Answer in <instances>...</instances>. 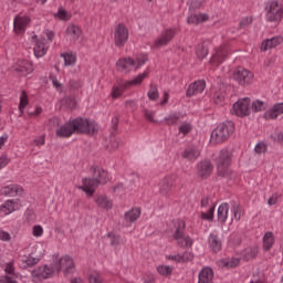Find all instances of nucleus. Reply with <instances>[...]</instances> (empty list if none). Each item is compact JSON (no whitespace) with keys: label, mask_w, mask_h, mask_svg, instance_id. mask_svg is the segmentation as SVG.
I'll return each mask as SVG.
<instances>
[{"label":"nucleus","mask_w":283,"mask_h":283,"mask_svg":"<svg viewBox=\"0 0 283 283\" xmlns=\"http://www.w3.org/2000/svg\"><path fill=\"white\" fill-rule=\"evenodd\" d=\"M146 61H148L147 54L143 53L139 54L135 61L132 60V57L119 59L116 62V67L118 72L127 74L128 72H132V70H139V67H143Z\"/></svg>","instance_id":"obj_1"},{"label":"nucleus","mask_w":283,"mask_h":283,"mask_svg":"<svg viewBox=\"0 0 283 283\" xmlns=\"http://www.w3.org/2000/svg\"><path fill=\"white\" fill-rule=\"evenodd\" d=\"M231 160L232 156L229 149L223 148L220 150L219 156L216 158L218 176L222 178H231Z\"/></svg>","instance_id":"obj_2"},{"label":"nucleus","mask_w":283,"mask_h":283,"mask_svg":"<svg viewBox=\"0 0 283 283\" xmlns=\"http://www.w3.org/2000/svg\"><path fill=\"white\" fill-rule=\"evenodd\" d=\"M71 122L73 123L75 134H87V136H94V134L98 132V124L92 119L76 117Z\"/></svg>","instance_id":"obj_3"},{"label":"nucleus","mask_w":283,"mask_h":283,"mask_svg":"<svg viewBox=\"0 0 283 283\" xmlns=\"http://www.w3.org/2000/svg\"><path fill=\"white\" fill-rule=\"evenodd\" d=\"M234 129L235 127L233 122L219 124L211 133V142L217 143L218 145L224 143V140H228L231 137V134H233Z\"/></svg>","instance_id":"obj_4"},{"label":"nucleus","mask_w":283,"mask_h":283,"mask_svg":"<svg viewBox=\"0 0 283 283\" xmlns=\"http://www.w3.org/2000/svg\"><path fill=\"white\" fill-rule=\"evenodd\" d=\"M147 78V72H144L139 75H137L135 78L127 81V82H122L119 86H114L112 90V97L113 98H120L123 96V92L125 90H128V87H136V85H140L143 81Z\"/></svg>","instance_id":"obj_5"},{"label":"nucleus","mask_w":283,"mask_h":283,"mask_svg":"<svg viewBox=\"0 0 283 283\" xmlns=\"http://www.w3.org/2000/svg\"><path fill=\"white\" fill-rule=\"evenodd\" d=\"M187 224L182 220H177L176 222V231L174 233V239L176 240L177 244L181 248L192 247L193 239L189 235L185 234V229Z\"/></svg>","instance_id":"obj_6"},{"label":"nucleus","mask_w":283,"mask_h":283,"mask_svg":"<svg viewBox=\"0 0 283 283\" xmlns=\"http://www.w3.org/2000/svg\"><path fill=\"white\" fill-rule=\"evenodd\" d=\"M53 263L56 273H61V271L64 273H74V259H72L70 255L59 258V254H55L53 255Z\"/></svg>","instance_id":"obj_7"},{"label":"nucleus","mask_w":283,"mask_h":283,"mask_svg":"<svg viewBox=\"0 0 283 283\" xmlns=\"http://www.w3.org/2000/svg\"><path fill=\"white\" fill-rule=\"evenodd\" d=\"M265 10H266V13H265L266 21L273 22V21L282 20L283 9L277 1L275 0L269 1L265 6Z\"/></svg>","instance_id":"obj_8"},{"label":"nucleus","mask_w":283,"mask_h":283,"mask_svg":"<svg viewBox=\"0 0 283 283\" xmlns=\"http://www.w3.org/2000/svg\"><path fill=\"white\" fill-rule=\"evenodd\" d=\"M129 41V29L125 24L119 23L114 30V43L116 48H125Z\"/></svg>","instance_id":"obj_9"},{"label":"nucleus","mask_w":283,"mask_h":283,"mask_svg":"<svg viewBox=\"0 0 283 283\" xmlns=\"http://www.w3.org/2000/svg\"><path fill=\"white\" fill-rule=\"evenodd\" d=\"M232 112L235 116H249V114H251V98L243 97L237 101L232 105Z\"/></svg>","instance_id":"obj_10"},{"label":"nucleus","mask_w":283,"mask_h":283,"mask_svg":"<svg viewBox=\"0 0 283 283\" xmlns=\"http://www.w3.org/2000/svg\"><path fill=\"white\" fill-rule=\"evenodd\" d=\"M174 36H176V29H166L164 30L154 41L153 48H165L169 45L171 41H174Z\"/></svg>","instance_id":"obj_11"},{"label":"nucleus","mask_w":283,"mask_h":283,"mask_svg":"<svg viewBox=\"0 0 283 283\" xmlns=\"http://www.w3.org/2000/svg\"><path fill=\"white\" fill-rule=\"evenodd\" d=\"M32 43H34L33 52L36 59H41L48 54V50H50V44H48L46 39L39 40L36 34H33L31 38Z\"/></svg>","instance_id":"obj_12"},{"label":"nucleus","mask_w":283,"mask_h":283,"mask_svg":"<svg viewBox=\"0 0 283 283\" xmlns=\"http://www.w3.org/2000/svg\"><path fill=\"white\" fill-rule=\"evenodd\" d=\"M30 15L28 14H18L13 19V30L15 34H23L25 30H28V25H30Z\"/></svg>","instance_id":"obj_13"},{"label":"nucleus","mask_w":283,"mask_h":283,"mask_svg":"<svg viewBox=\"0 0 283 283\" xmlns=\"http://www.w3.org/2000/svg\"><path fill=\"white\" fill-rule=\"evenodd\" d=\"M253 73L247 69H238L234 73L232 78L238 81L239 85H251L253 83Z\"/></svg>","instance_id":"obj_14"},{"label":"nucleus","mask_w":283,"mask_h":283,"mask_svg":"<svg viewBox=\"0 0 283 283\" xmlns=\"http://www.w3.org/2000/svg\"><path fill=\"white\" fill-rule=\"evenodd\" d=\"M54 272H56V270L54 269L53 262L52 266L42 265L36 268L32 271V275L33 277H38V280H50V277L54 275Z\"/></svg>","instance_id":"obj_15"},{"label":"nucleus","mask_w":283,"mask_h":283,"mask_svg":"<svg viewBox=\"0 0 283 283\" xmlns=\"http://www.w3.org/2000/svg\"><path fill=\"white\" fill-rule=\"evenodd\" d=\"M14 72H17L19 76H28V74L34 72V65L28 60H19L14 66Z\"/></svg>","instance_id":"obj_16"},{"label":"nucleus","mask_w":283,"mask_h":283,"mask_svg":"<svg viewBox=\"0 0 283 283\" xmlns=\"http://www.w3.org/2000/svg\"><path fill=\"white\" fill-rule=\"evenodd\" d=\"M82 184L83 185L78 186L77 189H80L81 191H84V193H86L90 197L94 196V191H96V187L101 185L98 182V179L96 178H85L83 179Z\"/></svg>","instance_id":"obj_17"},{"label":"nucleus","mask_w":283,"mask_h":283,"mask_svg":"<svg viewBox=\"0 0 283 283\" xmlns=\"http://www.w3.org/2000/svg\"><path fill=\"white\" fill-rule=\"evenodd\" d=\"M1 196H7L9 198H17V196H23V187L17 184H11L3 186L0 189Z\"/></svg>","instance_id":"obj_18"},{"label":"nucleus","mask_w":283,"mask_h":283,"mask_svg":"<svg viewBox=\"0 0 283 283\" xmlns=\"http://www.w3.org/2000/svg\"><path fill=\"white\" fill-rule=\"evenodd\" d=\"M19 209H21L19 201L9 199L0 206V213L1 216H10V213H14V211H19Z\"/></svg>","instance_id":"obj_19"},{"label":"nucleus","mask_w":283,"mask_h":283,"mask_svg":"<svg viewBox=\"0 0 283 283\" xmlns=\"http://www.w3.org/2000/svg\"><path fill=\"white\" fill-rule=\"evenodd\" d=\"M208 247L212 253H220L222 251V240L218 232H211L208 237Z\"/></svg>","instance_id":"obj_20"},{"label":"nucleus","mask_w":283,"mask_h":283,"mask_svg":"<svg viewBox=\"0 0 283 283\" xmlns=\"http://www.w3.org/2000/svg\"><path fill=\"white\" fill-rule=\"evenodd\" d=\"M228 55L229 49L227 46H220L219 49H216L210 62L212 65H222V63H224V59H227Z\"/></svg>","instance_id":"obj_21"},{"label":"nucleus","mask_w":283,"mask_h":283,"mask_svg":"<svg viewBox=\"0 0 283 283\" xmlns=\"http://www.w3.org/2000/svg\"><path fill=\"white\" fill-rule=\"evenodd\" d=\"M181 158L188 163H196L200 158V149L196 146H188L181 153Z\"/></svg>","instance_id":"obj_22"},{"label":"nucleus","mask_w":283,"mask_h":283,"mask_svg":"<svg viewBox=\"0 0 283 283\" xmlns=\"http://www.w3.org/2000/svg\"><path fill=\"white\" fill-rule=\"evenodd\" d=\"M197 174L200 178H209L213 174V164L210 160H202L197 165Z\"/></svg>","instance_id":"obj_23"},{"label":"nucleus","mask_w":283,"mask_h":283,"mask_svg":"<svg viewBox=\"0 0 283 283\" xmlns=\"http://www.w3.org/2000/svg\"><path fill=\"white\" fill-rule=\"evenodd\" d=\"M205 87H207V83L203 80H199L189 85L186 94L187 96H198V94L205 92Z\"/></svg>","instance_id":"obj_24"},{"label":"nucleus","mask_w":283,"mask_h":283,"mask_svg":"<svg viewBox=\"0 0 283 283\" xmlns=\"http://www.w3.org/2000/svg\"><path fill=\"white\" fill-rule=\"evenodd\" d=\"M55 134L60 138H70V136H72V134H75L74 125H73L72 120H69V122L64 123L62 126H60L55 130Z\"/></svg>","instance_id":"obj_25"},{"label":"nucleus","mask_w":283,"mask_h":283,"mask_svg":"<svg viewBox=\"0 0 283 283\" xmlns=\"http://www.w3.org/2000/svg\"><path fill=\"white\" fill-rule=\"evenodd\" d=\"M283 39L282 36H274L271 39H268L262 42L261 50H264L266 52L268 50H273V48H277V45H282Z\"/></svg>","instance_id":"obj_26"},{"label":"nucleus","mask_w":283,"mask_h":283,"mask_svg":"<svg viewBox=\"0 0 283 283\" xmlns=\"http://www.w3.org/2000/svg\"><path fill=\"white\" fill-rule=\"evenodd\" d=\"M218 221L221 224H226L227 220H229V203L223 202L219 206L217 210Z\"/></svg>","instance_id":"obj_27"},{"label":"nucleus","mask_w":283,"mask_h":283,"mask_svg":"<svg viewBox=\"0 0 283 283\" xmlns=\"http://www.w3.org/2000/svg\"><path fill=\"white\" fill-rule=\"evenodd\" d=\"M93 169V176L96 178L97 182L99 185H107V181L109 180V175L105 171V169L92 167Z\"/></svg>","instance_id":"obj_28"},{"label":"nucleus","mask_w":283,"mask_h":283,"mask_svg":"<svg viewBox=\"0 0 283 283\" xmlns=\"http://www.w3.org/2000/svg\"><path fill=\"white\" fill-rule=\"evenodd\" d=\"M39 260H40L39 256L29 254V255H20L19 262L22 269H28V266H34V264H38Z\"/></svg>","instance_id":"obj_29"},{"label":"nucleus","mask_w":283,"mask_h":283,"mask_svg":"<svg viewBox=\"0 0 283 283\" xmlns=\"http://www.w3.org/2000/svg\"><path fill=\"white\" fill-rule=\"evenodd\" d=\"M283 114V103L275 104L271 109L265 112V118L268 119H275L277 116H282Z\"/></svg>","instance_id":"obj_30"},{"label":"nucleus","mask_w":283,"mask_h":283,"mask_svg":"<svg viewBox=\"0 0 283 283\" xmlns=\"http://www.w3.org/2000/svg\"><path fill=\"white\" fill-rule=\"evenodd\" d=\"M66 34L71 41H78L81 39V27L76 24H71L66 28Z\"/></svg>","instance_id":"obj_31"},{"label":"nucleus","mask_w":283,"mask_h":283,"mask_svg":"<svg viewBox=\"0 0 283 283\" xmlns=\"http://www.w3.org/2000/svg\"><path fill=\"white\" fill-rule=\"evenodd\" d=\"M176 180V177L168 176L160 180L159 182V190L160 193H167L171 187H174V181Z\"/></svg>","instance_id":"obj_32"},{"label":"nucleus","mask_w":283,"mask_h":283,"mask_svg":"<svg viewBox=\"0 0 283 283\" xmlns=\"http://www.w3.org/2000/svg\"><path fill=\"white\" fill-rule=\"evenodd\" d=\"M273 244H275V235L271 231L265 232L263 235V249L265 251H271Z\"/></svg>","instance_id":"obj_33"},{"label":"nucleus","mask_w":283,"mask_h":283,"mask_svg":"<svg viewBox=\"0 0 283 283\" xmlns=\"http://www.w3.org/2000/svg\"><path fill=\"white\" fill-rule=\"evenodd\" d=\"M241 256L243 260H245V262H249V260H254V258H258V247L245 248L242 251Z\"/></svg>","instance_id":"obj_34"},{"label":"nucleus","mask_w":283,"mask_h":283,"mask_svg":"<svg viewBox=\"0 0 283 283\" xmlns=\"http://www.w3.org/2000/svg\"><path fill=\"white\" fill-rule=\"evenodd\" d=\"M209 15L206 13L191 14L188 17L187 22L192 25H198V23H203V21H208Z\"/></svg>","instance_id":"obj_35"},{"label":"nucleus","mask_w":283,"mask_h":283,"mask_svg":"<svg viewBox=\"0 0 283 283\" xmlns=\"http://www.w3.org/2000/svg\"><path fill=\"white\" fill-rule=\"evenodd\" d=\"M28 105H30L28 93L25 91H22L20 94V102H19L20 116H23V114H25V107H28Z\"/></svg>","instance_id":"obj_36"},{"label":"nucleus","mask_w":283,"mask_h":283,"mask_svg":"<svg viewBox=\"0 0 283 283\" xmlns=\"http://www.w3.org/2000/svg\"><path fill=\"white\" fill-rule=\"evenodd\" d=\"M95 203L101 209H112V207H113L112 200H109V198H107V196H98V197H96L95 198Z\"/></svg>","instance_id":"obj_37"},{"label":"nucleus","mask_w":283,"mask_h":283,"mask_svg":"<svg viewBox=\"0 0 283 283\" xmlns=\"http://www.w3.org/2000/svg\"><path fill=\"white\" fill-rule=\"evenodd\" d=\"M140 218V208H133L125 213L126 222H136Z\"/></svg>","instance_id":"obj_38"},{"label":"nucleus","mask_w":283,"mask_h":283,"mask_svg":"<svg viewBox=\"0 0 283 283\" xmlns=\"http://www.w3.org/2000/svg\"><path fill=\"white\" fill-rule=\"evenodd\" d=\"M61 56L64 60L65 67L76 65V54H74V53H62Z\"/></svg>","instance_id":"obj_39"},{"label":"nucleus","mask_w":283,"mask_h":283,"mask_svg":"<svg viewBox=\"0 0 283 283\" xmlns=\"http://www.w3.org/2000/svg\"><path fill=\"white\" fill-rule=\"evenodd\" d=\"M180 118H182L180 113H170L165 117V122L167 125H178V123H180Z\"/></svg>","instance_id":"obj_40"},{"label":"nucleus","mask_w":283,"mask_h":283,"mask_svg":"<svg viewBox=\"0 0 283 283\" xmlns=\"http://www.w3.org/2000/svg\"><path fill=\"white\" fill-rule=\"evenodd\" d=\"M54 17L55 19H60V21H70L72 19V13L67 12L63 8H60Z\"/></svg>","instance_id":"obj_41"},{"label":"nucleus","mask_w":283,"mask_h":283,"mask_svg":"<svg viewBox=\"0 0 283 283\" xmlns=\"http://www.w3.org/2000/svg\"><path fill=\"white\" fill-rule=\"evenodd\" d=\"M231 212L233 216L232 220L234 219L237 222H240V220L242 219V208L240 207V205L233 203Z\"/></svg>","instance_id":"obj_42"},{"label":"nucleus","mask_w":283,"mask_h":283,"mask_svg":"<svg viewBox=\"0 0 283 283\" xmlns=\"http://www.w3.org/2000/svg\"><path fill=\"white\" fill-rule=\"evenodd\" d=\"M149 101H158L160 94L158 93V86L156 84H150V88L147 93Z\"/></svg>","instance_id":"obj_43"},{"label":"nucleus","mask_w":283,"mask_h":283,"mask_svg":"<svg viewBox=\"0 0 283 283\" xmlns=\"http://www.w3.org/2000/svg\"><path fill=\"white\" fill-rule=\"evenodd\" d=\"M209 54V49L205 44H198L196 49V55L198 59H206Z\"/></svg>","instance_id":"obj_44"},{"label":"nucleus","mask_w":283,"mask_h":283,"mask_svg":"<svg viewBox=\"0 0 283 283\" xmlns=\"http://www.w3.org/2000/svg\"><path fill=\"white\" fill-rule=\"evenodd\" d=\"M157 271L159 275H171V273L174 272V268L169 266V265H159L157 266Z\"/></svg>","instance_id":"obj_45"},{"label":"nucleus","mask_w":283,"mask_h":283,"mask_svg":"<svg viewBox=\"0 0 283 283\" xmlns=\"http://www.w3.org/2000/svg\"><path fill=\"white\" fill-rule=\"evenodd\" d=\"M88 283H103V276L97 271H93L88 275Z\"/></svg>","instance_id":"obj_46"},{"label":"nucleus","mask_w":283,"mask_h":283,"mask_svg":"<svg viewBox=\"0 0 283 283\" xmlns=\"http://www.w3.org/2000/svg\"><path fill=\"white\" fill-rule=\"evenodd\" d=\"M191 129H193L191 123L185 122L179 126V134L187 136V134L191 133Z\"/></svg>","instance_id":"obj_47"},{"label":"nucleus","mask_w":283,"mask_h":283,"mask_svg":"<svg viewBox=\"0 0 283 283\" xmlns=\"http://www.w3.org/2000/svg\"><path fill=\"white\" fill-rule=\"evenodd\" d=\"M216 212V206H212L207 212L201 213L202 220L213 221V213Z\"/></svg>","instance_id":"obj_48"},{"label":"nucleus","mask_w":283,"mask_h":283,"mask_svg":"<svg viewBox=\"0 0 283 283\" xmlns=\"http://www.w3.org/2000/svg\"><path fill=\"white\" fill-rule=\"evenodd\" d=\"M192 260H193V252L185 251L184 253H180L181 264H185V262H191Z\"/></svg>","instance_id":"obj_49"},{"label":"nucleus","mask_w":283,"mask_h":283,"mask_svg":"<svg viewBox=\"0 0 283 283\" xmlns=\"http://www.w3.org/2000/svg\"><path fill=\"white\" fill-rule=\"evenodd\" d=\"M252 109L254 112H264V109H266V106L264 105V102L256 99L252 103Z\"/></svg>","instance_id":"obj_50"},{"label":"nucleus","mask_w":283,"mask_h":283,"mask_svg":"<svg viewBox=\"0 0 283 283\" xmlns=\"http://www.w3.org/2000/svg\"><path fill=\"white\" fill-rule=\"evenodd\" d=\"M11 241H12V235L10 234V232L0 228V242H11Z\"/></svg>","instance_id":"obj_51"},{"label":"nucleus","mask_w":283,"mask_h":283,"mask_svg":"<svg viewBox=\"0 0 283 283\" xmlns=\"http://www.w3.org/2000/svg\"><path fill=\"white\" fill-rule=\"evenodd\" d=\"M266 149H268V146H266V143L264 142H260L254 147L255 154H266Z\"/></svg>","instance_id":"obj_52"},{"label":"nucleus","mask_w":283,"mask_h":283,"mask_svg":"<svg viewBox=\"0 0 283 283\" xmlns=\"http://www.w3.org/2000/svg\"><path fill=\"white\" fill-rule=\"evenodd\" d=\"M239 264H240V259L238 258H232L224 262V266H227L228 269H235V266H238Z\"/></svg>","instance_id":"obj_53"},{"label":"nucleus","mask_w":283,"mask_h":283,"mask_svg":"<svg viewBox=\"0 0 283 283\" xmlns=\"http://www.w3.org/2000/svg\"><path fill=\"white\" fill-rule=\"evenodd\" d=\"M32 235L34 238H41L43 235V226L41 224L33 226Z\"/></svg>","instance_id":"obj_54"},{"label":"nucleus","mask_w":283,"mask_h":283,"mask_svg":"<svg viewBox=\"0 0 283 283\" xmlns=\"http://www.w3.org/2000/svg\"><path fill=\"white\" fill-rule=\"evenodd\" d=\"M223 101H224V93L216 92L213 94V103H216V105H222Z\"/></svg>","instance_id":"obj_55"},{"label":"nucleus","mask_w":283,"mask_h":283,"mask_svg":"<svg viewBox=\"0 0 283 283\" xmlns=\"http://www.w3.org/2000/svg\"><path fill=\"white\" fill-rule=\"evenodd\" d=\"M252 23H253V18H251V17H245V18H243V19L240 21L239 25H240V28H248V25H251Z\"/></svg>","instance_id":"obj_56"},{"label":"nucleus","mask_w":283,"mask_h":283,"mask_svg":"<svg viewBox=\"0 0 283 283\" xmlns=\"http://www.w3.org/2000/svg\"><path fill=\"white\" fill-rule=\"evenodd\" d=\"M144 116L147 120L150 123H155L156 120L154 119V111L145 109L144 111Z\"/></svg>","instance_id":"obj_57"},{"label":"nucleus","mask_w":283,"mask_h":283,"mask_svg":"<svg viewBox=\"0 0 283 283\" xmlns=\"http://www.w3.org/2000/svg\"><path fill=\"white\" fill-rule=\"evenodd\" d=\"M33 145H36V147H43V145H45V135H42L39 138L34 139Z\"/></svg>","instance_id":"obj_58"},{"label":"nucleus","mask_w":283,"mask_h":283,"mask_svg":"<svg viewBox=\"0 0 283 283\" xmlns=\"http://www.w3.org/2000/svg\"><path fill=\"white\" fill-rule=\"evenodd\" d=\"M42 112H43V107L35 106L34 112L28 111V116H41Z\"/></svg>","instance_id":"obj_59"},{"label":"nucleus","mask_w":283,"mask_h":283,"mask_svg":"<svg viewBox=\"0 0 283 283\" xmlns=\"http://www.w3.org/2000/svg\"><path fill=\"white\" fill-rule=\"evenodd\" d=\"M0 283H17V280L10 275H4L0 277Z\"/></svg>","instance_id":"obj_60"},{"label":"nucleus","mask_w":283,"mask_h":283,"mask_svg":"<svg viewBox=\"0 0 283 283\" xmlns=\"http://www.w3.org/2000/svg\"><path fill=\"white\" fill-rule=\"evenodd\" d=\"M117 147H118V139H116V137H112L109 143V149L112 151H116Z\"/></svg>","instance_id":"obj_61"},{"label":"nucleus","mask_w":283,"mask_h":283,"mask_svg":"<svg viewBox=\"0 0 283 283\" xmlns=\"http://www.w3.org/2000/svg\"><path fill=\"white\" fill-rule=\"evenodd\" d=\"M108 235L111 238L112 247H117L120 239L118 237H116V234L108 233Z\"/></svg>","instance_id":"obj_62"},{"label":"nucleus","mask_w":283,"mask_h":283,"mask_svg":"<svg viewBox=\"0 0 283 283\" xmlns=\"http://www.w3.org/2000/svg\"><path fill=\"white\" fill-rule=\"evenodd\" d=\"M4 271H6V273H8V275H12V273H14V264L7 263Z\"/></svg>","instance_id":"obj_63"},{"label":"nucleus","mask_w":283,"mask_h":283,"mask_svg":"<svg viewBox=\"0 0 283 283\" xmlns=\"http://www.w3.org/2000/svg\"><path fill=\"white\" fill-rule=\"evenodd\" d=\"M268 205L270 207H273V205H277V195L271 196L270 199L268 200Z\"/></svg>","instance_id":"obj_64"}]
</instances>
